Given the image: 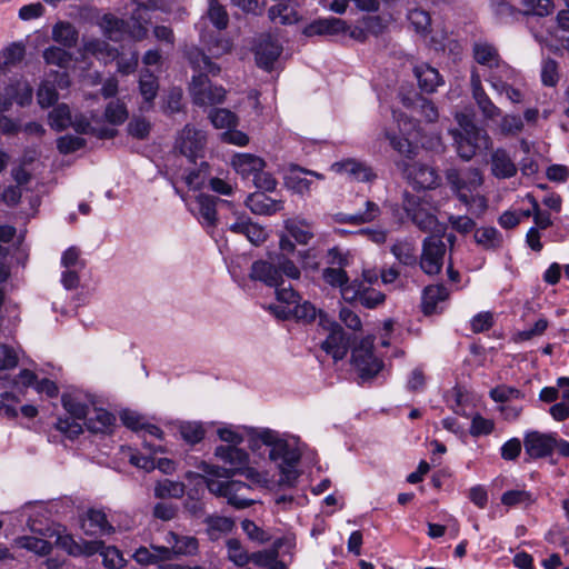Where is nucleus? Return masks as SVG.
Instances as JSON below:
<instances>
[{
	"label": "nucleus",
	"mask_w": 569,
	"mask_h": 569,
	"mask_svg": "<svg viewBox=\"0 0 569 569\" xmlns=\"http://www.w3.org/2000/svg\"><path fill=\"white\" fill-rule=\"evenodd\" d=\"M186 57L194 71L189 83L192 102L199 107L222 103L226 98L224 88L212 83L209 79V76L214 77L220 73V67L197 47L189 48L186 51Z\"/></svg>",
	"instance_id": "1"
},
{
	"label": "nucleus",
	"mask_w": 569,
	"mask_h": 569,
	"mask_svg": "<svg viewBox=\"0 0 569 569\" xmlns=\"http://www.w3.org/2000/svg\"><path fill=\"white\" fill-rule=\"evenodd\" d=\"M300 270L295 262L283 253H269L268 260H256L250 268L249 278L262 282L267 287H279L282 277L299 279Z\"/></svg>",
	"instance_id": "2"
},
{
	"label": "nucleus",
	"mask_w": 569,
	"mask_h": 569,
	"mask_svg": "<svg viewBox=\"0 0 569 569\" xmlns=\"http://www.w3.org/2000/svg\"><path fill=\"white\" fill-rule=\"evenodd\" d=\"M459 129L451 130L458 156L468 161L472 159L479 149H488L491 139L487 131L476 126L467 114H457Z\"/></svg>",
	"instance_id": "3"
},
{
	"label": "nucleus",
	"mask_w": 569,
	"mask_h": 569,
	"mask_svg": "<svg viewBox=\"0 0 569 569\" xmlns=\"http://www.w3.org/2000/svg\"><path fill=\"white\" fill-rule=\"evenodd\" d=\"M402 208L411 222L422 232L437 230L439 221L435 214L436 208L427 196L403 194Z\"/></svg>",
	"instance_id": "4"
},
{
	"label": "nucleus",
	"mask_w": 569,
	"mask_h": 569,
	"mask_svg": "<svg viewBox=\"0 0 569 569\" xmlns=\"http://www.w3.org/2000/svg\"><path fill=\"white\" fill-rule=\"evenodd\" d=\"M214 456L222 460L224 463H229L230 467H219L202 462L200 465L201 471L206 475L216 478H231L236 473H239L241 468L248 462V455L244 450L237 448L236 446H218L214 450Z\"/></svg>",
	"instance_id": "5"
},
{
	"label": "nucleus",
	"mask_w": 569,
	"mask_h": 569,
	"mask_svg": "<svg viewBox=\"0 0 569 569\" xmlns=\"http://www.w3.org/2000/svg\"><path fill=\"white\" fill-rule=\"evenodd\" d=\"M319 320L320 325L329 331L326 340L321 342V349L336 362L342 360L348 353L350 337L338 322L330 321L322 311H319Z\"/></svg>",
	"instance_id": "6"
},
{
	"label": "nucleus",
	"mask_w": 569,
	"mask_h": 569,
	"mask_svg": "<svg viewBox=\"0 0 569 569\" xmlns=\"http://www.w3.org/2000/svg\"><path fill=\"white\" fill-rule=\"evenodd\" d=\"M446 178L458 199L467 206L473 200V191L482 184L481 172L476 168L466 171L449 169Z\"/></svg>",
	"instance_id": "7"
},
{
	"label": "nucleus",
	"mask_w": 569,
	"mask_h": 569,
	"mask_svg": "<svg viewBox=\"0 0 569 569\" xmlns=\"http://www.w3.org/2000/svg\"><path fill=\"white\" fill-rule=\"evenodd\" d=\"M61 402L64 410L73 419L71 420L69 418H58L56 422V428L61 433L66 435L68 438L74 439L80 433H82V426L79 422H77V420H82L87 418V416L89 415V407L68 393L62 395Z\"/></svg>",
	"instance_id": "8"
},
{
	"label": "nucleus",
	"mask_w": 569,
	"mask_h": 569,
	"mask_svg": "<svg viewBox=\"0 0 569 569\" xmlns=\"http://www.w3.org/2000/svg\"><path fill=\"white\" fill-rule=\"evenodd\" d=\"M206 142V132L188 123L179 131L174 150L194 163L198 158L203 157Z\"/></svg>",
	"instance_id": "9"
},
{
	"label": "nucleus",
	"mask_w": 569,
	"mask_h": 569,
	"mask_svg": "<svg viewBox=\"0 0 569 569\" xmlns=\"http://www.w3.org/2000/svg\"><path fill=\"white\" fill-rule=\"evenodd\" d=\"M351 362L359 371V376L362 380L372 379L383 367V362L375 357L372 342L368 339L361 340V342L352 349Z\"/></svg>",
	"instance_id": "10"
},
{
	"label": "nucleus",
	"mask_w": 569,
	"mask_h": 569,
	"mask_svg": "<svg viewBox=\"0 0 569 569\" xmlns=\"http://www.w3.org/2000/svg\"><path fill=\"white\" fill-rule=\"evenodd\" d=\"M445 254L446 244L441 236L426 237L419 261L421 270L429 276L438 274L442 269Z\"/></svg>",
	"instance_id": "11"
},
{
	"label": "nucleus",
	"mask_w": 569,
	"mask_h": 569,
	"mask_svg": "<svg viewBox=\"0 0 569 569\" xmlns=\"http://www.w3.org/2000/svg\"><path fill=\"white\" fill-rule=\"evenodd\" d=\"M342 298L346 302L359 303L367 309H375L385 302L386 295L373 287L367 286L359 279H355L349 287L342 290Z\"/></svg>",
	"instance_id": "12"
},
{
	"label": "nucleus",
	"mask_w": 569,
	"mask_h": 569,
	"mask_svg": "<svg viewBox=\"0 0 569 569\" xmlns=\"http://www.w3.org/2000/svg\"><path fill=\"white\" fill-rule=\"evenodd\" d=\"M262 443L268 449L269 459L277 462L279 467L298 463L300 460L298 451L291 448L287 441L279 439L272 430H262Z\"/></svg>",
	"instance_id": "13"
},
{
	"label": "nucleus",
	"mask_w": 569,
	"mask_h": 569,
	"mask_svg": "<svg viewBox=\"0 0 569 569\" xmlns=\"http://www.w3.org/2000/svg\"><path fill=\"white\" fill-rule=\"evenodd\" d=\"M392 116L398 121L401 134L387 133V138L395 150L400 154L411 158L415 154L416 144L412 143L410 136L412 130L416 129V122L396 110L392 111Z\"/></svg>",
	"instance_id": "14"
},
{
	"label": "nucleus",
	"mask_w": 569,
	"mask_h": 569,
	"mask_svg": "<svg viewBox=\"0 0 569 569\" xmlns=\"http://www.w3.org/2000/svg\"><path fill=\"white\" fill-rule=\"evenodd\" d=\"M557 445V433H541L529 431L523 438L526 453L531 459H540L550 456Z\"/></svg>",
	"instance_id": "15"
},
{
	"label": "nucleus",
	"mask_w": 569,
	"mask_h": 569,
	"mask_svg": "<svg viewBox=\"0 0 569 569\" xmlns=\"http://www.w3.org/2000/svg\"><path fill=\"white\" fill-rule=\"evenodd\" d=\"M472 57L475 61L491 71L499 70L505 73L511 72V68L506 63L495 44L487 41H476L472 44Z\"/></svg>",
	"instance_id": "16"
},
{
	"label": "nucleus",
	"mask_w": 569,
	"mask_h": 569,
	"mask_svg": "<svg viewBox=\"0 0 569 569\" xmlns=\"http://www.w3.org/2000/svg\"><path fill=\"white\" fill-rule=\"evenodd\" d=\"M286 543H288L289 547L293 545L292 540L289 538L283 537L277 539L271 549L252 552L249 557L250 562L266 569H287V565L278 560L279 549Z\"/></svg>",
	"instance_id": "17"
},
{
	"label": "nucleus",
	"mask_w": 569,
	"mask_h": 569,
	"mask_svg": "<svg viewBox=\"0 0 569 569\" xmlns=\"http://www.w3.org/2000/svg\"><path fill=\"white\" fill-rule=\"evenodd\" d=\"M408 178L412 187L418 190L435 189L440 182L437 170L423 163H413L408 169Z\"/></svg>",
	"instance_id": "18"
},
{
	"label": "nucleus",
	"mask_w": 569,
	"mask_h": 569,
	"mask_svg": "<svg viewBox=\"0 0 569 569\" xmlns=\"http://www.w3.org/2000/svg\"><path fill=\"white\" fill-rule=\"evenodd\" d=\"M472 98L481 111L483 118L493 120L501 114L500 108H498L482 88L481 80L478 73L472 72L471 79Z\"/></svg>",
	"instance_id": "19"
},
{
	"label": "nucleus",
	"mask_w": 569,
	"mask_h": 569,
	"mask_svg": "<svg viewBox=\"0 0 569 569\" xmlns=\"http://www.w3.org/2000/svg\"><path fill=\"white\" fill-rule=\"evenodd\" d=\"M282 52V46L271 36L263 37L256 50L258 67L270 71Z\"/></svg>",
	"instance_id": "20"
},
{
	"label": "nucleus",
	"mask_w": 569,
	"mask_h": 569,
	"mask_svg": "<svg viewBox=\"0 0 569 569\" xmlns=\"http://www.w3.org/2000/svg\"><path fill=\"white\" fill-rule=\"evenodd\" d=\"M331 169L337 173H346L355 180L361 182L372 181L377 177L371 167L355 159H346L339 162H335L331 166Z\"/></svg>",
	"instance_id": "21"
},
{
	"label": "nucleus",
	"mask_w": 569,
	"mask_h": 569,
	"mask_svg": "<svg viewBox=\"0 0 569 569\" xmlns=\"http://www.w3.org/2000/svg\"><path fill=\"white\" fill-rule=\"evenodd\" d=\"M244 204L254 214L272 216L283 209L282 200H274L264 192H253L249 194Z\"/></svg>",
	"instance_id": "22"
},
{
	"label": "nucleus",
	"mask_w": 569,
	"mask_h": 569,
	"mask_svg": "<svg viewBox=\"0 0 569 569\" xmlns=\"http://www.w3.org/2000/svg\"><path fill=\"white\" fill-rule=\"evenodd\" d=\"M401 102L407 109L417 114H420L428 122H435L439 117L438 110L431 100L420 96L417 92L402 96Z\"/></svg>",
	"instance_id": "23"
},
{
	"label": "nucleus",
	"mask_w": 569,
	"mask_h": 569,
	"mask_svg": "<svg viewBox=\"0 0 569 569\" xmlns=\"http://www.w3.org/2000/svg\"><path fill=\"white\" fill-rule=\"evenodd\" d=\"M348 27L346 21L339 18L330 17L312 21L305 27L303 34L307 37L333 36L345 33Z\"/></svg>",
	"instance_id": "24"
},
{
	"label": "nucleus",
	"mask_w": 569,
	"mask_h": 569,
	"mask_svg": "<svg viewBox=\"0 0 569 569\" xmlns=\"http://www.w3.org/2000/svg\"><path fill=\"white\" fill-rule=\"evenodd\" d=\"M96 553L102 556L103 563L108 568L116 569L122 566L123 558L116 547L106 546L101 540L84 541V555L92 556Z\"/></svg>",
	"instance_id": "25"
},
{
	"label": "nucleus",
	"mask_w": 569,
	"mask_h": 569,
	"mask_svg": "<svg viewBox=\"0 0 569 569\" xmlns=\"http://www.w3.org/2000/svg\"><path fill=\"white\" fill-rule=\"evenodd\" d=\"M491 173L497 179H509L516 176L518 168L507 150L498 148L490 156Z\"/></svg>",
	"instance_id": "26"
},
{
	"label": "nucleus",
	"mask_w": 569,
	"mask_h": 569,
	"mask_svg": "<svg viewBox=\"0 0 569 569\" xmlns=\"http://www.w3.org/2000/svg\"><path fill=\"white\" fill-rule=\"evenodd\" d=\"M81 528L87 536H104L113 532L107 516L101 510L90 509L81 521Z\"/></svg>",
	"instance_id": "27"
},
{
	"label": "nucleus",
	"mask_w": 569,
	"mask_h": 569,
	"mask_svg": "<svg viewBox=\"0 0 569 569\" xmlns=\"http://www.w3.org/2000/svg\"><path fill=\"white\" fill-rule=\"evenodd\" d=\"M251 491L252 487L246 482L228 480L227 502L236 509L249 508L254 503V500L249 497Z\"/></svg>",
	"instance_id": "28"
},
{
	"label": "nucleus",
	"mask_w": 569,
	"mask_h": 569,
	"mask_svg": "<svg viewBox=\"0 0 569 569\" xmlns=\"http://www.w3.org/2000/svg\"><path fill=\"white\" fill-rule=\"evenodd\" d=\"M116 417L102 408H94L84 419V426L92 433H110Z\"/></svg>",
	"instance_id": "29"
},
{
	"label": "nucleus",
	"mask_w": 569,
	"mask_h": 569,
	"mask_svg": "<svg viewBox=\"0 0 569 569\" xmlns=\"http://www.w3.org/2000/svg\"><path fill=\"white\" fill-rule=\"evenodd\" d=\"M413 73L418 80L419 88L427 93L435 92L441 83L439 71L427 63L416 66Z\"/></svg>",
	"instance_id": "30"
},
{
	"label": "nucleus",
	"mask_w": 569,
	"mask_h": 569,
	"mask_svg": "<svg viewBox=\"0 0 569 569\" xmlns=\"http://www.w3.org/2000/svg\"><path fill=\"white\" fill-rule=\"evenodd\" d=\"M379 206L373 201L367 200L365 211L353 214L339 212L335 216V220L338 223H350L357 226L371 222L379 216Z\"/></svg>",
	"instance_id": "31"
},
{
	"label": "nucleus",
	"mask_w": 569,
	"mask_h": 569,
	"mask_svg": "<svg viewBox=\"0 0 569 569\" xmlns=\"http://www.w3.org/2000/svg\"><path fill=\"white\" fill-rule=\"evenodd\" d=\"M449 291L443 284L427 286L422 291L421 308L426 316L436 311L437 305L448 298Z\"/></svg>",
	"instance_id": "32"
},
{
	"label": "nucleus",
	"mask_w": 569,
	"mask_h": 569,
	"mask_svg": "<svg viewBox=\"0 0 569 569\" xmlns=\"http://www.w3.org/2000/svg\"><path fill=\"white\" fill-rule=\"evenodd\" d=\"M203 522L207 526V535L212 541L218 540L222 535L231 532L234 527L233 519L218 515L207 516Z\"/></svg>",
	"instance_id": "33"
},
{
	"label": "nucleus",
	"mask_w": 569,
	"mask_h": 569,
	"mask_svg": "<svg viewBox=\"0 0 569 569\" xmlns=\"http://www.w3.org/2000/svg\"><path fill=\"white\" fill-rule=\"evenodd\" d=\"M303 170L305 168L295 163H290L289 172L283 178L286 188L301 196L309 193L312 186L311 180L302 178L298 174V172L303 173Z\"/></svg>",
	"instance_id": "34"
},
{
	"label": "nucleus",
	"mask_w": 569,
	"mask_h": 569,
	"mask_svg": "<svg viewBox=\"0 0 569 569\" xmlns=\"http://www.w3.org/2000/svg\"><path fill=\"white\" fill-rule=\"evenodd\" d=\"M232 166L242 177H248L250 174L254 177L256 173L263 169L264 161L257 156L241 153L233 157Z\"/></svg>",
	"instance_id": "35"
},
{
	"label": "nucleus",
	"mask_w": 569,
	"mask_h": 569,
	"mask_svg": "<svg viewBox=\"0 0 569 569\" xmlns=\"http://www.w3.org/2000/svg\"><path fill=\"white\" fill-rule=\"evenodd\" d=\"M7 93L10 96L12 103L24 108L32 103L33 88L27 80H17L7 86Z\"/></svg>",
	"instance_id": "36"
},
{
	"label": "nucleus",
	"mask_w": 569,
	"mask_h": 569,
	"mask_svg": "<svg viewBox=\"0 0 569 569\" xmlns=\"http://www.w3.org/2000/svg\"><path fill=\"white\" fill-rule=\"evenodd\" d=\"M217 197L210 194L202 193L197 197L199 217L202 223L210 228L217 226Z\"/></svg>",
	"instance_id": "37"
},
{
	"label": "nucleus",
	"mask_w": 569,
	"mask_h": 569,
	"mask_svg": "<svg viewBox=\"0 0 569 569\" xmlns=\"http://www.w3.org/2000/svg\"><path fill=\"white\" fill-rule=\"evenodd\" d=\"M84 51L94 56L97 59L102 60L104 63L113 61L119 54L118 49L100 39L87 41L84 43Z\"/></svg>",
	"instance_id": "38"
},
{
	"label": "nucleus",
	"mask_w": 569,
	"mask_h": 569,
	"mask_svg": "<svg viewBox=\"0 0 569 569\" xmlns=\"http://www.w3.org/2000/svg\"><path fill=\"white\" fill-rule=\"evenodd\" d=\"M268 16L271 21L281 24H292L299 20L297 10L287 1H279L272 6L268 11Z\"/></svg>",
	"instance_id": "39"
},
{
	"label": "nucleus",
	"mask_w": 569,
	"mask_h": 569,
	"mask_svg": "<svg viewBox=\"0 0 569 569\" xmlns=\"http://www.w3.org/2000/svg\"><path fill=\"white\" fill-rule=\"evenodd\" d=\"M52 39L64 48L71 49L78 42V31L70 22L61 21L53 27Z\"/></svg>",
	"instance_id": "40"
},
{
	"label": "nucleus",
	"mask_w": 569,
	"mask_h": 569,
	"mask_svg": "<svg viewBox=\"0 0 569 569\" xmlns=\"http://www.w3.org/2000/svg\"><path fill=\"white\" fill-rule=\"evenodd\" d=\"M184 491L186 486L183 482L171 479L160 480L154 486V497L158 499H180L183 497Z\"/></svg>",
	"instance_id": "41"
},
{
	"label": "nucleus",
	"mask_w": 569,
	"mask_h": 569,
	"mask_svg": "<svg viewBox=\"0 0 569 569\" xmlns=\"http://www.w3.org/2000/svg\"><path fill=\"white\" fill-rule=\"evenodd\" d=\"M473 237L477 244L486 250H495L502 243L501 233L493 227L479 228Z\"/></svg>",
	"instance_id": "42"
},
{
	"label": "nucleus",
	"mask_w": 569,
	"mask_h": 569,
	"mask_svg": "<svg viewBox=\"0 0 569 569\" xmlns=\"http://www.w3.org/2000/svg\"><path fill=\"white\" fill-rule=\"evenodd\" d=\"M492 12L500 23H511L522 13L506 0H491Z\"/></svg>",
	"instance_id": "43"
},
{
	"label": "nucleus",
	"mask_w": 569,
	"mask_h": 569,
	"mask_svg": "<svg viewBox=\"0 0 569 569\" xmlns=\"http://www.w3.org/2000/svg\"><path fill=\"white\" fill-rule=\"evenodd\" d=\"M102 22L104 34L112 41H120L123 33L130 28L129 21L116 18L111 14H106Z\"/></svg>",
	"instance_id": "44"
},
{
	"label": "nucleus",
	"mask_w": 569,
	"mask_h": 569,
	"mask_svg": "<svg viewBox=\"0 0 569 569\" xmlns=\"http://www.w3.org/2000/svg\"><path fill=\"white\" fill-rule=\"evenodd\" d=\"M535 502L536 497L532 492L523 489L508 490L501 496V503L507 507H529Z\"/></svg>",
	"instance_id": "45"
},
{
	"label": "nucleus",
	"mask_w": 569,
	"mask_h": 569,
	"mask_svg": "<svg viewBox=\"0 0 569 569\" xmlns=\"http://www.w3.org/2000/svg\"><path fill=\"white\" fill-rule=\"evenodd\" d=\"M49 124L56 131H62L71 124V111L68 104L60 103L49 112Z\"/></svg>",
	"instance_id": "46"
},
{
	"label": "nucleus",
	"mask_w": 569,
	"mask_h": 569,
	"mask_svg": "<svg viewBox=\"0 0 569 569\" xmlns=\"http://www.w3.org/2000/svg\"><path fill=\"white\" fill-rule=\"evenodd\" d=\"M392 254L405 266H416L417 254L413 243L409 241H398L391 247Z\"/></svg>",
	"instance_id": "47"
},
{
	"label": "nucleus",
	"mask_w": 569,
	"mask_h": 569,
	"mask_svg": "<svg viewBox=\"0 0 569 569\" xmlns=\"http://www.w3.org/2000/svg\"><path fill=\"white\" fill-rule=\"evenodd\" d=\"M207 16L218 30H224L229 24V14L218 0H209Z\"/></svg>",
	"instance_id": "48"
},
{
	"label": "nucleus",
	"mask_w": 569,
	"mask_h": 569,
	"mask_svg": "<svg viewBox=\"0 0 569 569\" xmlns=\"http://www.w3.org/2000/svg\"><path fill=\"white\" fill-rule=\"evenodd\" d=\"M209 119L213 127L218 129H231L238 124V117L228 109H213L209 113Z\"/></svg>",
	"instance_id": "49"
},
{
	"label": "nucleus",
	"mask_w": 569,
	"mask_h": 569,
	"mask_svg": "<svg viewBox=\"0 0 569 569\" xmlns=\"http://www.w3.org/2000/svg\"><path fill=\"white\" fill-rule=\"evenodd\" d=\"M173 540L172 551L173 556H188L194 555L198 550L199 543L197 538L188 536H178L170 533Z\"/></svg>",
	"instance_id": "50"
},
{
	"label": "nucleus",
	"mask_w": 569,
	"mask_h": 569,
	"mask_svg": "<svg viewBox=\"0 0 569 569\" xmlns=\"http://www.w3.org/2000/svg\"><path fill=\"white\" fill-rule=\"evenodd\" d=\"M407 18L416 32L426 34L430 31L431 18L428 11L415 8L409 10Z\"/></svg>",
	"instance_id": "51"
},
{
	"label": "nucleus",
	"mask_w": 569,
	"mask_h": 569,
	"mask_svg": "<svg viewBox=\"0 0 569 569\" xmlns=\"http://www.w3.org/2000/svg\"><path fill=\"white\" fill-rule=\"evenodd\" d=\"M43 59L48 64L67 68L72 60V54L63 48L51 46L43 51Z\"/></svg>",
	"instance_id": "52"
},
{
	"label": "nucleus",
	"mask_w": 569,
	"mask_h": 569,
	"mask_svg": "<svg viewBox=\"0 0 569 569\" xmlns=\"http://www.w3.org/2000/svg\"><path fill=\"white\" fill-rule=\"evenodd\" d=\"M489 395L495 402L500 403H507L511 400L525 398V393L521 390L507 385L497 386L490 390Z\"/></svg>",
	"instance_id": "53"
},
{
	"label": "nucleus",
	"mask_w": 569,
	"mask_h": 569,
	"mask_svg": "<svg viewBox=\"0 0 569 569\" xmlns=\"http://www.w3.org/2000/svg\"><path fill=\"white\" fill-rule=\"evenodd\" d=\"M228 558L237 566L242 567L250 562V555L242 547L239 539L230 538L227 540Z\"/></svg>",
	"instance_id": "54"
},
{
	"label": "nucleus",
	"mask_w": 569,
	"mask_h": 569,
	"mask_svg": "<svg viewBox=\"0 0 569 569\" xmlns=\"http://www.w3.org/2000/svg\"><path fill=\"white\" fill-rule=\"evenodd\" d=\"M104 118L113 126L123 123L128 119V110L120 100L110 101L104 110Z\"/></svg>",
	"instance_id": "55"
},
{
	"label": "nucleus",
	"mask_w": 569,
	"mask_h": 569,
	"mask_svg": "<svg viewBox=\"0 0 569 569\" xmlns=\"http://www.w3.org/2000/svg\"><path fill=\"white\" fill-rule=\"evenodd\" d=\"M322 278L329 286L339 287L341 293L346 287L350 286L349 277L342 268H325Z\"/></svg>",
	"instance_id": "56"
},
{
	"label": "nucleus",
	"mask_w": 569,
	"mask_h": 569,
	"mask_svg": "<svg viewBox=\"0 0 569 569\" xmlns=\"http://www.w3.org/2000/svg\"><path fill=\"white\" fill-rule=\"evenodd\" d=\"M59 98V93L53 83L49 81L42 82L37 91V100L42 109L53 106Z\"/></svg>",
	"instance_id": "57"
},
{
	"label": "nucleus",
	"mask_w": 569,
	"mask_h": 569,
	"mask_svg": "<svg viewBox=\"0 0 569 569\" xmlns=\"http://www.w3.org/2000/svg\"><path fill=\"white\" fill-rule=\"evenodd\" d=\"M182 439L189 445H196L204 438V429L198 422H184L179 428Z\"/></svg>",
	"instance_id": "58"
},
{
	"label": "nucleus",
	"mask_w": 569,
	"mask_h": 569,
	"mask_svg": "<svg viewBox=\"0 0 569 569\" xmlns=\"http://www.w3.org/2000/svg\"><path fill=\"white\" fill-rule=\"evenodd\" d=\"M139 89L144 101L151 103L157 97L159 89L157 78L150 72L143 74L139 81Z\"/></svg>",
	"instance_id": "59"
},
{
	"label": "nucleus",
	"mask_w": 569,
	"mask_h": 569,
	"mask_svg": "<svg viewBox=\"0 0 569 569\" xmlns=\"http://www.w3.org/2000/svg\"><path fill=\"white\" fill-rule=\"evenodd\" d=\"M291 311L293 319L303 322H311L316 319L317 315L319 316L316 307L307 300L297 302L293 307H291Z\"/></svg>",
	"instance_id": "60"
},
{
	"label": "nucleus",
	"mask_w": 569,
	"mask_h": 569,
	"mask_svg": "<svg viewBox=\"0 0 569 569\" xmlns=\"http://www.w3.org/2000/svg\"><path fill=\"white\" fill-rule=\"evenodd\" d=\"M86 146V140L78 136L66 134L57 140V149L62 154H69Z\"/></svg>",
	"instance_id": "61"
},
{
	"label": "nucleus",
	"mask_w": 569,
	"mask_h": 569,
	"mask_svg": "<svg viewBox=\"0 0 569 569\" xmlns=\"http://www.w3.org/2000/svg\"><path fill=\"white\" fill-rule=\"evenodd\" d=\"M541 81L547 87H555L559 81L558 62L547 58L541 67Z\"/></svg>",
	"instance_id": "62"
},
{
	"label": "nucleus",
	"mask_w": 569,
	"mask_h": 569,
	"mask_svg": "<svg viewBox=\"0 0 569 569\" xmlns=\"http://www.w3.org/2000/svg\"><path fill=\"white\" fill-rule=\"evenodd\" d=\"M127 130L133 138L143 140L149 136L151 124L146 118L134 117L129 121Z\"/></svg>",
	"instance_id": "63"
},
{
	"label": "nucleus",
	"mask_w": 569,
	"mask_h": 569,
	"mask_svg": "<svg viewBox=\"0 0 569 569\" xmlns=\"http://www.w3.org/2000/svg\"><path fill=\"white\" fill-rule=\"evenodd\" d=\"M500 131L505 136H515L522 131L523 121L520 116L517 114H506L501 118L499 124Z\"/></svg>",
	"instance_id": "64"
}]
</instances>
